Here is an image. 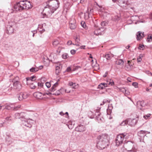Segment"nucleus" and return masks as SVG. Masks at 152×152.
Listing matches in <instances>:
<instances>
[{
  "label": "nucleus",
  "instance_id": "nucleus-54",
  "mask_svg": "<svg viewBox=\"0 0 152 152\" xmlns=\"http://www.w3.org/2000/svg\"><path fill=\"white\" fill-rule=\"evenodd\" d=\"M74 85H73L72 86V88H75L76 87H77L78 86V85L76 84L75 83H74Z\"/></svg>",
  "mask_w": 152,
  "mask_h": 152
},
{
  "label": "nucleus",
  "instance_id": "nucleus-35",
  "mask_svg": "<svg viewBox=\"0 0 152 152\" xmlns=\"http://www.w3.org/2000/svg\"><path fill=\"white\" fill-rule=\"evenodd\" d=\"M87 12L88 13H89V14L91 16V14L93 12V10L92 9L88 8L87 9Z\"/></svg>",
  "mask_w": 152,
  "mask_h": 152
},
{
  "label": "nucleus",
  "instance_id": "nucleus-61",
  "mask_svg": "<svg viewBox=\"0 0 152 152\" xmlns=\"http://www.w3.org/2000/svg\"><path fill=\"white\" fill-rule=\"evenodd\" d=\"M97 29L98 30V32H100V33H99V35H101L103 34V33H102V32L100 31V30H99V28H97Z\"/></svg>",
  "mask_w": 152,
  "mask_h": 152
},
{
  "label": "nucleus",
  "instance_id": "nucleus-4",
  "mask_svg": "<svg viewBox=\"0 0 152 152\" xmlns=\"http://www.w3.org/2000/svg\"><path fill=\"white\" fill-rule=\"evenodd\" d=\"M59 4L58 0H49L47 4L49 7L56 11L59 7Z\"/></svg>",
  "mask_w": 152,
  "mask_h": 152
},
{
  "label": "nucleus",
  "instance_id": "nucleus-28",
  "mask_svg": "<svg viewBox=\"0 0 152 152\" xmlns=\"http://www.w3.org/2000/svg\"><path fill=\"white\" fill-rule=\"evenodd\" d=\"M107 85L113 86L114 85V82L113 80L111 79H109L107 81Z\"/></svg>",
  "mask_w": 152,
  "mask_h": 152
},
{
  "label": "nucleus",
  "instance_id": "nucleus-30",
  "mask_svg": "<svg viewBox=\"0 0 152 152\" xmlns=\"http://www.w3.org/2000/svg\"><path fill=\"white\" fill-rule=\"evenodd\" d=\"M38 67H32L30 69V71L31 72H35L38 71Z\"/></svg>",
  "mask_w": 152,
  "mask_h": 152
},
{
  "label": "nucleus",
  "instance_id": "nucleus-6",
  "mask_svg": "<svg viewBox=\"0 0 152 152\" xmlns=\"http://www.w3.org/2000/svg\"><path fill=\"white\" fill-rule=\"evenodd\" d=\"M19 78L18 77L16 76L13 80H11L14 82V88L17 91H20L21 88V85L19 81Z\"/></svg>",
  "mask_w": 152,
  "mask_h": 152
},
{
  "label": "nucleus",
  "instance_id": "nucleus-49",
  "mask_svg": "<svg viewBox=\"0 0 152 152\" xmlns=\"http://www.w3.org/2000/svg\"><path fill=\"white\" fill-rule=\"evenodd\" d=\"M101 85L103 86H104V87L105 88V87L107 86V83H102L100 84V86Z\"/></svg>",
  "mask_w": 152,
  "mask_h": 152
},
{
  "label": "nucleus",
  "instance_id": "nucleus-53",
  "mask_svg": "<svg viewBox=\"0 0 152 152\" xmlns=\"http://www.w3.org/2000/svg\"><path fill=\"white\" fill-rule=\"evenodd\" d=\"M132 85L135 88H137V87L138 83H132Z\"/></svg>",
  "mask_w": 152,
  "mask_h": 152
},
{
  "label": "nucleus",
  "instance_id": "nucleus-51",
  "mask_svg": "<svg viewBox=\"0 0 152 152\" xmlns=\"http://www.w3.org/2000/svg\"><path fill=\"white\" fill-rule=\"evenodd\" d=\"M37 84L39 87H42L43 86V83H38Z\"/></svg>",
  "mask_w": 152,
  "mask_h": 152
},
{
  "label": "nucleus",
  "instance_id": "nucleus-18",
  "mask_svg": "<svg viewBox=\"0 0 152 152\" xmlns=\"http://www.w3.org/2000/svg\"><path fill=\"white\" fill-rule=\"evenodd\" d=\"M144 104V101H138L137 102V107L140 110L142 109V107Z\"/></svg>",
  "mask_w": 152,
  "mask_h": 152
},
{
  "label": "nucleus",
  "instance_id": "nucleus-36",
  "mask_svg": "<svg viewBox=\"0 0 152 152\" xmlns=\"http://www.w3.org/2000/svg\"><path fill=\"white\" fill-rule=\"evenodd\" d=\"M111 100H108L107 99H105L104 100L103 102V104H101V105H102L106 103H110Z\"/></svg>",
  "mask_w": 152,
  "mask_h": 152
},
{
  "label": "nucleus",
  "instance_id": "nucleus-2",
  "mask_svg": "<svg viewBox=\"0 0 152 152\" xmlns=\"http://www.w3.org/2000/svg\"><path fill=\"white\" fill-rule=\"evenodd\" d=\"M31 7L30 3L27 1H20L14 6V9L16 11H21L24 9H28Z\"/></svg>",
  "mask_w": 152,
  "mask_h": 152
},
{
  "label": "nucleus",
  "instance_id": "nucleus-62",
  "mask_svg": "<svg viewBox=\"0 0 152 152\" xmlns=\"http://www.w3.org/2000/svg\"><path fill=\"white\" fill-rule=\"evenodd\" d=\"M50 56H55V58H56V57L57 56V55L56 54H51V55H50Z\"/></svg>",
  "mask_w": 152,
  "mask_h": 152
},
{
  "label": "nucleus",
  "instance_id": "nucleus-55",
  "mask_svg": "<svg viewBox=\"0 0 152 152\" xmlns=\"http://www.w3.org/2000/svg\"><path fill=\"white\" fill-rule=\"evenodd\" d=\"M70 52H71V53L72 54L74 55L75 53L76 52V50H71Z\"/></svg>",
  "mask_w": 152,
  "mask_h": 152
},
{
  "label": "nucleus",
  "instance_id": "nucleus-12",
  "mask_svg": "<svg viewBox=\"0 0 152 152\" xmlns=\"http://www.w3.org/2000/svg\"><path fill=\"white\" fill-rule=\"evenodd\" d=\"M28 97L27 94L26 93H20L18 95V97L20 101L22 100L23 99H26Z\"/></svg>",
  "mask_w": 152,
  "mask_h": 152
},
{
  "label": "nucleus",
  "instance_id": "nucleus-3",
  "mask_svg": "<svg viewBox=\"0 0 152 152\" xmlns=\"http://www.w3.org/2000/svg\"><path fill=\"white\" fill-rule=\"evenodd\" d=\"M121 150L123 152L126 150L129 152H135L136 151L134 146V143L129 141L124 143L123 147L121 148Z\"/></svg>",
  "mask_w": 152,
  "mask_h": 152
},
{
  "label": "nucleus",
  "instance_id": "nucleus-19",
  "mask_svg": "<svg viewBox=\"0 0 152 152\" xmlns=\"http://www.w3.org/2000/svg\"><path fill=\"white\" fill-rule=\"evenodd\" d=\"M35 76H33L30 77H27L26 80L27 81V84H28V83L32 82L33 81L35 80Z\"/></svg>",
  "mask_w": 152,
  "mask_h": 152
},
{
  "label": "nucleus",
  "instance_id": "nucleus-7",
  "mask_svg": "<svg viewBox=\"0 0 152 152\" xmlns=\"http://www.w3.org/2000/svg\"><path fill=\"white\" fill-rule=\"evenodd\" d=\"M15 25V23L13 20L9 21L8 24L7 25V30L9 34H11L13 33L14 31V26Z\"/></svg>",
  "mask_w": 152,
  "mask_h": 152
},
{
  "label": "nucleus",
  "instance_id": "nucleus-27",
  "mask_svg": "<svg viewBox=\"0 0 152 152\" xmlns=\"http://www.w3.org/2000/svg\"><path fill=\"white\" fill-rule=\"evenodd\" d=\"M103 57L107 59L108 60L111 58L112 55L110 53H107L105 55H104Z\"/></svg>",
  "mask_w": 152,
  "mask_h": 152
},
{
  "label": "nucleus",
  "instance_id": "nucleus-56",
  "mask_svg": "<svg viewBox=\"0 0 152 152\" xmlns=\"http://www.w3.org/2000/svg\"><path fill=\"white\" fill-rule=\"evenodd\" d=\"M20 105L18 106L15 107H14V110H18V109L20 108Z\"/></svg>",
  "mask_w": 152,
  "mask_h": 152
},
{
  "label": "nucleus",
  "instance_id": "nucleus-20",
  "mask_svg": "<svg viewBox=\"0 0 152 152\" xmlns=\"http://www.w3.org/2000/svg\"><path fill=\"white\" fill-rule=\"evenodd\" d=\"M113 109V106L111 104H109L108 105V108L107 110V114L110 115L112 112V110Z\"/></svg>",
  "mask_w": 152,
  "mask_h": 152
},
{
  "label": "nucleus",
  "instance_id": "nucleus-24",
  "mask_svg": "<svg viewBox=\"0 0 152 152\" xmlns=\"http://www.w3.org/2000/svg\"><path fill=\"white\" fill-rule=\"evenodd\" d=\"M58 83L57 82L54 84L53 86L51 87L50 89V91H53L56 90V87L58 86Z\"/></svg>",
  "mask_w": 152,
  "mask_h": 152
},
{
  "label": "nucleus",
  "instance_id": "nucleus-58",
  "mask_svg": "<svg viewBox=\"0 0 152 152\" xmlns=\"http://www.w3.org/2000/svg\"><path fill=\"white\" fill-rule=\"evenodd\" d=\"M98 88L99 89H103L104 88V86H102L101 85L100 86V84H99L98 86Z\"/></svg>",
  "mask_w": 152,
  "mask_h": 152
},
{
  "label": "nucleus",
  "instance_id": "nucleus-52",
  "mask_svg": "<svg viewBox=\"0 0 152 152\" xmlns=\"http://www.w3.org/2000/svg\"><path fill=\"white\" fill-rule=\"evenodd\" d=\"M99 28V30H100V31L102 32V33H103V31L105 30L104 28L103 27H101V28Z\"/></svg>",
  "mask_w": 152,
  "mask_h": 152
},
{
  "label": "nucleus",
  "instance_id": "nucleus-33",
  "mask_svg": "<svg viewBox=\"0 0 152 152\" xmlns=\"http://www.w3.org/2000/svg\"><path fill=\"white\" fill-rule=\"evenodd\" d=\"M59 42L58 40H55L53 42V45L54 47H56L59 44Z\"/></svg>",
  "mask_w": 152,
  "mask_h": 152
},
{
  "label": "nucleus",
  "instance_id": "nucleus-45",
  "mask_svg": "<svg viewBox=\"0 0 152 152\" xmlns=\"http://www.w3.org/2000/svg\"><path fill=\"white\" fill-rule=\"evenodd\" d=\"M68 56V55L66 53L62 55V58L64 59H66L67 58Z\"/></svg>",
  "mask_w": 152,
  "mask_h": 152
},
{
  "label": "nucleus",
  "instance_id": "nucleus-23",
  "mask_svg": "<svg viewBox=\"0 0 152 152\" xmlns=\"http://www.w3.org/2000/svg\"><path fill=\"white\" fill-rule=\"evenodd\" d=\"M30 83V86L31 89H34L36 88V86L37 85V83L36 82H30L28 83Z\"/></svg>",
  "mask_w": 152,
  "mask_h": 152
},
{
  "label": "nucleus",
  "instance_id": "nucleus-29",
  "mask_svg": "<svg viewBox=\"0 0 152 152\" xmlns=\"http://www.w3.org/2000/svg\"><path fill=\"white\" fill-rule=\"evenodd\" d=\"M61 71L60 67L59 66H57L56 67V73L57 75L60 73Z\"/></svg>",
  "mask_w": 152,
  "mask_h": 152
},
{
  "label": "nucleus",
  "instance_id": "nucleus-21",
  "mask_svg": "<svg viewBox=\"0 0 152 152\" xmlns=\"http://www.w3.org/2000/svg\"><path fill=\"white\" fill-rule=\"evenodd\" d=\"M96 115V119L99 121H102L101 116V114L99 112V111L96 112L95 114Z\"/></svg>",
  "mask_w": 152,
  "mask_h": 152
},
{
  "label": "nucleus",
  "instance_id": "nucleus-17",
  "mask_svg": "<svg viewBox=\"0 0 152 152\" xmlns=\"http://www.w3.org/2000/svg\"><path fill=\"white\" fill-rule=\"evenodd\" d=\"M136 36L137 40H139L144 37V32L142 33L140 31H138L137 33Z\"/></svg>",
  "mask_w": 152,
  "mask_h": 152
},
{
  "label": "nucleus",
  "instance_id": "nucleus-25",
  "mask_svg": "<svg viewBox=\"0 0 152 152\" xmlns=\"http://www.w3.org/2000/svg\"><path fill=\"white\" fill-rule=\"evenodd\" d=\"M116 63L117 65H121L123 66L124 63V61L122 59H120L116 61Z\"/></svg>",
  "mask_w": 152,
  "mask_h": 152
},
{
  "label": "nucleus",
  "instance_id": "nucleus-8",
  "mask_svg": "<svg viewBox=\"0 0 152 152\" xmlns=\"http://www.w3.org/2000/svg\"><path fill=\"white\" fill-rule=\"evenodd\" d=\"M48 5L47 4V6L45 7L43 10V12L46 15L49 16H50L55 11L53 10L51 7H48Z\"/></svg>",
  "mask_w": 152,
  "mask_h": 152
},
{
  "label": "nucleus",
  "instance_id": "nucleus-64",
  "mask_svg": "<svg viewBox=\"0 0 152 152\" xmlns=\"http://www.w3.org/2000/svg\"><path fill=\"white\" fill-rule=\"evenodd\" d=\"M59 114L61 115H62L64 114L62 112H60L59 113Z\"/></svg>",
  "mask_w": 152,
  "mask_h": 152
},
{
  "label": "nucleus",
  "instance_id": "nucleus-1",
  "mask_svg": "<svg viewBox=\"0 0 152 152\" xmlns=\"http://www.w3.org/2000/svg\"><path fill=\"white\" fill-rule=\"evenodd\" d=\"M108 136L106 134L99 135L97 137L96 146L98 148L102 150L109 145Z\"/></svg>",
  "mask_w": 152,
  "mask_h": 152
},
{
  "label": "nucleus",
  "instance_id": "nucleus-26",
  "mask_svg": "<svg viewBox=\"0 0 152 152\" xmlns=\"http://www.w3.org/2000/svg\"><path fill=\"white\" fill-rule=\"evenodd\" d=\"M64 90V89L63 88H61L60 89H59L57 91L56 93L53 94H55V95H58L61 93H62V91Z\"/></svg>",
  "mask_w": 152,
  "mask_h": 152
},
{
  "label": "nucleus",
  "instance_id": "nucleus-63",
  "mask_svg": "<svg viewBox=\"0 0 152 152\" xmlns=\"http://www.w3.org/2000/svg\"><path fill=\"white\" fill-rule=\"evenodd\" d=\"M51 94V93H45L43 94V96H44L46 94L47 95H49L50 94Z\"/></svg>",
  "mask_w": 152,
  "mask_h": 152
},
{
  "label": "nucleus",
  "instance_id": "nucleus-43",
  "mask_svg": "<svg viewBox=\"0 0 152 152\" xmlns=\"http://www.w3.org/2000/svg\"><path fill=\"white\" fill-rule=\"evenodd\" d=\"M94 34L97 36L98 35H99V33H100V32H98V30H97L96 28L94 31Z\"/></svg>",
  "mask_w": 152,
  "mask_h": 152
},
{
  "label": "nucleus",
  "instance_id": "nucleus-39",
  "mask_svg": "<svg viewBox=\"0 0 152 152\" xmlns=\"http://www.w3.org/2000/svg\"><path fill=\"white\" fill-rule=\"evenodd\" d=\"M92 113L91 111H90L88 113V117L90 118H94V115H93V114L92 115H91L92 114Z\"/></svg>",
  "mask_w": 152,
  "mask_h": 152
},
{
  "label": "nucleus",
  "instance_id": "nucleus-32",
  "mask_svg": "<svg viewBox=\"0 0 152 152\" xmlns=\"http://www.w3.org/2000/svg\"><path fill=\"white\" fill-rule=\"evenodd\" d=\"M91 16L89 14V13H88L87 11L85 13V18L86 19H88Z\"/></svg>",
  "mask_w": 152,
  "mask_h": 152
},
{
  "label": "nucleus",
  "instance_id": "nucleus-31",
  "mask_svg": "<svg viewBox=\"0 0 152 152\" xmlns=\"http://www.w3.org/2000/svg\"><path fill=\"white\" fill-rule=\"evenodd\" d=\"M143 55L140 54L139 55V56L137 57V61L138 62L141 61L142 60V58L143 57Z\"/></svg>",
  "mask_w": 152,
  "mask_h": 152
},
{
  "label": "nucleus",
  "instance_id": "nucleus-44",
  "mask_svg": "<svg viewBox=\"0 0 152 152\" xmlns=\"http://www.w3.org/2000/svg\"><path fill=\"white\" fill-rule=\"evenodd\" d=\"M107 24V22L105 21H103L101 23V26L102 27L106 26Z\"/></svg>",
  "mask_w": 152,
  "mask_h": 152
},
{
  "label": "nucleus",
  "instance_id": "nucleus-47",
  "mask_svg": "<svg viewBox=\"0 0 152 152\" xmlns=\"http://www.w3.org/2000/svg\"><path fill=\"white\" fill-rule=\"evenodd\" d=\"M46 86L48 88H50L51 85L50 83L49 82H47L45 83Z\"/></svg>",
  "mask_w": 152,
  "mask_h": 152
},
{
  "label": "nucleus",
  "instance_id": "nucleus-60",
  "mask_svg": "<svg viewBox=\"0 0 152 152\" xmlns=\"http://www.w3.org/2000/svg\"><path fill=\"white\" fill-rule=\"evenodd\" d=\"M74 83H73L72 82H70L69 83V86H72L74 84Z\"/></svg>",
  "mask_w": 152,
  "mask_h": 152
},
{
  "label": "nucleus",
  "instance_id": "nucleus-38",
  "mask_svg": "<svg viewBox=\"0 0 152 152\" xmlns=\"http://www.w3.org/2000/svg\"><path fill=\"white\" fill-rule=\"evenodd\" d=\"M152 39V36L148 35L147 38V41L148 42H150L151 41Z\"/></svg>",
  "mask_w": 152,
  "mask_h": 152
},
{
  "label": "nucleus",
  "instance_id": "nucleus-11",
  "mask_svg": "<svg viewBox=\"0 0 152 152\" xmlns=\"http://www.w3.org/2000/svg\"><path fill=\"white\" fill-rule=\"evenodd\" d=\"M33 96L36 98L38 99H42L43 98V94L39 92H37L34 93Z\"/></svg>",
  "mask_w": 152,
  "mask_h": 152
},
{
  "label": "nucleus",
  "instance_id": "nucleus-22",
  "mask_svg": "<svg viewBox=\"0 0 152 152\" xmlns=\"http://www.w3.org/2000/svg\"><path fill=\"white\" fill-rule=\"evenodd\" d=\"M70 28L71 29H74L76 28V24L75 21L72 23V21L70 22Z\"/></svg>",
  "mask_w": 152,
  "mask_h": 152
},
{
  "label": "nucleus",
  "instance_id": "nucleus-10",
  "mask_svg": "<svg viewBox=\"0 0 152 152\" xmlns=\"http://www.w3.org/2000/svg\"><path fill=\"white\" fill-rule=\"evenodd\" d=\"M128 124L131 126L135 125L137 123V120L135 119L129 118L127 120Z\"/></svg>",
  "mask_w": 152,
  "mask_h": 152
},
{
  "label": "nucleus",
  "instance_id": "nucleus-14",
  "mask_svg": "<svg viewBox=\"0 0 152 152\" xmlns=\"http://www.w3.org/2000/svg\"><path fill=\"white\" fill-rule=\"evenodd\" d=\"M25 113L24 112H21L20 113H16L15 114V117L16 118H24Z\"/></svg>",
  "mask_w": 152,
  "mask_h": 152
},
{
  "label": "nucleus",
  "instance_id": "nucleus-50",
  "mask_svg": "<svg viewBox=\"0 0 152 152\" xmlns=\"http://www.w3.org/2000/svg\"><path fill=\"white\" fill-rule=\"evenodd\" d=\"M72 70L71 68L70 67H68L66 69V71L68 72H70Z\"/></svg>",
  "mask_w": 152,
  "mask_h": 152
},
{
  "label": "nucleus",
  "instance_id": "nucleus-15",
  "mask_svg": "<svg viewBox=\"0 0 152 152\" xmlns=\"http://www.w3.org/2000/svg\"><path fill=\"white\" fill-rule=\"evenodd\" d=\"M116 3L121 7H124L127 4V1L125 0H118Z\"/></svg>",
  "mask_w": 152,
  "mask_h": 152
},
{
  "label": "nucleus",
  "instance_id": "nucleus-59",
  "mask_svg": "<svg viewBox=\"0 0 152 152\" xmlns=\"http://www.w3.org/2000/svg\"><path fill=\"white\" fill-rule=\"evenodd\" d=\"M72 41H71V40H69L67 42V44L68 45H71L72 44Z\"/></svg>",
  "mask_w": 152,
  "mask_h": 152
},
{
  "label": "nucleus",
  "instance_id": "nucleus-37",
  "mask_svg": "<svg viewBox=\"0 0 152 152\" xmlns=\"http://www.w3.org/2000/svg\"><path fill=\"white\" fill-rule=\"evenodd\" d=\"M127 124H128L127 120H126L122 121L120 124V125L121 126H124Z\"/></svg>",
  "mask_w": 152,
  "mask_h": 152
},
{
  "label": "nucleus",
  "instance_id": "nucleus-34",
  "mask_svg": "<svg viewBox=\"0 0 152 152\" xmlns=\"http://www.w3.org/2000/svg\"><path fill=\"white\" fill-rule=\"evenodd\" d=\"M119 90L120 91L123 92L124 94L126 93V89L125 88H119Z\"/></svg>",
  "mask_w": 152,
  "mask_h": 152
},
{
  "label": "nucleus",
  "instance_id": "nucleus-13",
  "mask_svg": "<svg viewBox=\"0 0 152 152\" xmlns=\"http://www.w3.org/2000/svg\"><path fill=\"white\" fill-rule=\"evenodd\" d=\"M85 126L83 125H80L76 127L75 130L76 131L80 132H83L86 130Z\"/></svg>",
  "mask_w": 152,
  "mask_h": 152
},
{
  "label": "nucleus",
  "instance_id": "nucleus-16",
  "mask_svg": "<svg viewBox=\"0 0 152 152\" xmlns=\"http://www.w3.org/2000/svg\"><path fill=\"white\" fill-rule=\"evenodd\" d=\"M147 132H148L141 130L138 132L137 134L139 137H140L141 139H142L146 135Z\"/></svg>",
  "mask_w": 152,
  "mask_h": 152
},
{
  "label": "nucleus",
  "instance_id": "nucleus-41",
  "mask_svg": "<svg viewBox=\"0 0 152 152\" xmlns=\"http://www.w3.org/2000/svg\"><path fill=\"white\" fill-rule=\"evenodd\" d=\"M151 115L150 114H148L147 115H144L143 118L145 119H147L148 118H149Z\"/></svg>",
  "mask_w": 152,
  "mask_h": 152
},
{
  "label": "nucleus",
  "instance_id": "nucleus-48",
  "mask_svg": "<svg viewBox=\"0 0 152 152\" xmlns=\"http://www.w3.org/2000/svg\"><path fill=\"white\" fill-rule=\"evenodd\" d=\"M7 110H10V107L8 105L6 104L4 105V108Z\"/></svg>",
  "mask_w": 152,
  "mask_h": 152
},
{
  "label": "nucleus",
  "instance_id": "nucleus-57",
  "mask_svg": "<svg viewBox=\"0 0 152 152\" xmlns=\"http://www.w3.org/2000/svg\"><path fill=\"white\" fill-rule=\"evenodd\" d=\"M144 45H139V47L138 48V49H141V48H142L144 47Z\"/></svg>",
  "mask_w": 152,
  "mask_h": 152
},
{
  "label": "nucleus",
  "instance_id": "nucleus-5",
  "mask_svg": "<svg viewBox=\"0 0 152 152\" xmlns=\"http://www.w3.org/2000/svg\"><path fill=\"white\" fill-rule=\"evenodd\" d=\"M125 134H121L118 135L115 139L116 145L119 146L123 143L124 138H126Z\"/></svg>",
  "mask_w": 152,
  "mask_h": 152
},
{
  "label": "nucleus",
  "instance_id": "nucleus-40",
  "mask_svg": "<svg viewBox=\"0 0 152 152\" xmlns=\"http://www.w3.org/2000/svg\"><path fill=\"white\" fill-rule=\"evenodd\" d=\"M74 39L75 40V41L77 42H78L79 41V36L76 35L74 37Z\"/></svg>",
  "mask_w": 152,
  "mask_h": 152
},
{
  "label": "nucleus",
  "instance_id": "nucleus-46",
  "mask_svg": "<svg viewBox=\"0 0 152 152\" xmlns=\"http://www.w3.org/2000/svg\"><path fill=\"white\" fill-rule=\"evenodd\" d=\"M130 62L129 61H128L127 65L129 66V69H131L132 68V64L130 63Z\"/></svg>",
  "mask_w": 152,
  "mask_h": 152
},
{
  "label": "nucleus",
  "instance_id": "nucleus-42",
  "mask_svg": "<svg viewBox=\"0 0 152 152\" xmlns=\"http://www.w3.org/2000/svg\"><path fill=\"white\" fill-rule=\"evenodd\" d=\"M81 24L82 26L84 28H86V25L85 23L83 21H82L81 23Z\"/></svg>",
  "mask_w": 152,
  "mask_h": 152
},
{
  "label": "nucleus",
  "instance_id": "nucleus-9",
  "mask_svg": "<svg viewBox=\"0 0 152 152\" xmlns=\"http://www.w3.org/2000/svg\"><path fill=\"white\" fill-rule=\"evenodd\" d=\"M23 126L31 128L32 126V123L31 121H33L31 119H27L23 118L21 120Z\"/></svg>",
  "mask_w": 152,
  "mask_h": 152
}]
</instances>
